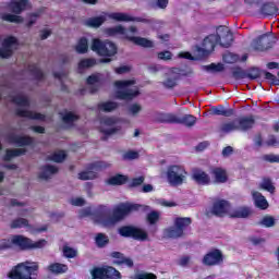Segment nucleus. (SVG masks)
Here are the masks:
<instances>
[{
    "mask_svg": "<svg viewBox=\"0 0 279 279\" xmlns=\"http://www.w3.org/2000/svg\"><path fill=\"white\" fill-rule=\"evenodd\" d=\"M60 117L64 123H73L78 119L77 114L73 111H63L60 113Z\"/></svg>",
    "mask_w": 279,
    "mask_h": 279,
    "instance_id": "nucleus-40",
    "label": "nucleus"
},
{
    "mask_svg": "<svg viewBox=\"0 0 279 279\" xmlns=\"http://www.w3.org/2000/svg\"><path fill=\"white\" fill-rule=\"evenodd\" d=\"M25 149L24 148H15L12 150H7L5 156L3 157V160H12L13 158H16L19 156H23V154H25Z\"/></svg>",
    "mask_w": 279,
    "mask_h": 279,
    "instance_id": "nucleus-42",
    "label": "nucleus"
},
{
    "mask_svg": "<svg viewBox=\"0 0 279 279\" xmlns=\"http://www.w3.org/2000/svg\"><path fill=\"white\" fill-rule=\"evenodd\" d=\"M28 71L31 73V75H34L35 80H44L45 74H43V71H40V68H38L37 65H31L28 68Z\"/></svg>",
    "mask_w": 279,
    "mask_h": 279,
    "instance_id": "nucleus-50",
    "label": "nucleus"
},
{
    "mask_svg": "<svg viewBox=\"0 0 279 279\" xmlns=\"http://www.w3.org/2000/svg\"><path fill=\"white\" fill-rule=\"evenodd\" d=\"M119 118L114 117L102 118L100 121V132L106 134V136H110V134L119 132V129L114 126L117 123H119Z\"/></svg>",
    "mask_w": 279,
    "mask_h": 279,
    "instance_id": "nucleus-13",
    "label": "nucleus"
},
{
    "mask_svg": "<svg viewBox=\"0 0 279 279\" xmlns=\"http://www.w3.org/2000/svg\"><path fill=\"white\" fill-rule=\"evenodd\" d=\"M141 112H143V106H141V104H131L128 107V114L130 117H138V114H141Z\"/></svg>",
    "mask_w": 279,
    "mask_h": 279,
    "instance_id": "nucleus-43",
    "label": "nucleus"
},
{
    "mask_svg": "<svg viewBox=\"0 0 279 279\" xmlns=\"http://www.w3.org/2000/svg\"><path fill=\"white\" fill-rule=\"evenodd\" d=\"M108 167H110V163L106 161H98L92 165L87 170L80 172L78 180H95L100 169H108Z\"/></svg>",
    "mask_w": 279,
    "mask_h": 279,
    "instance_id": "nucleus-12",
    "label": "nucleus"
},
{
    "mask_svg": "<svg viewBox=\"0 0 279 279\" xmlns=\"http://www.w3.org/2000/svg\"><path fill=\"white\" fill-rule=\"evenodd\" d=\"M120 236L135 239V241H149V233L145 229L125 226L119 229Z\"/></svg>",
    "mask_w": 279,
    "mask_h": 279,
    "instance_id": "nucleus-10",
    "label": "nucleus"
},
{
    "mask_svg": "<svg viewBox=\"0 0 279 279\" xmlns=\"http://www.w3.org/2000/svg\"><path fill=\"white\" fill-rule=\"evenodd\" d=\"M40 266L37 262H23L17 264L10 272V279H38L37 272Z\"/></svg>",
    "mask_w": 279,
    "mask_h": 279,
    "instance_id": "nucleus-3",
    "label": "nucleus"
},
{
    "mask_svg": "<svg viewBox=\"0 0 279 279\" xmlns=\"http://www.w3.org/2000/svg\"><path fill=\"white\" fill-rule=\"evenodd\" d=\"M62 253L65 258H75V256H77V250L69 245L63 246Z\"/></svg>",
    "mask_w": 279,
    "mask_h": 279,
    "instance_id": "nucleus-51",
    "label": "nucleus"
},
{
    "mask_svg": "<svg viewBox=\"0 0 279 279\" xmlns=\"http://www.w3.org/2000/svg\"><path fill=\"white\" fill-rule=\"evenodd\" d=\"M131 43H134V45H138V47H145L147 49H151L154 47V41L143 38V37H134L131 35L130 39Z\"/></svg>",
    "mask_w": 279,
    "mask_h": 279,
    "instance_id": "nucleus-32",
    "label": "nucleus"
},
{
    "mask_svg": "<svg viewBox=\"0 0 279 279\" xmlns=\"http://www.w3.org/2000/svg\"><path fill=\"white\" fill-rule=\"evenodd\" d=\"M204 71H207V73H223L226 66L222 63H210L204 66Z\"/></svg>",
    "mask_w": 279,
    "mask_h": 279,
    "instance_id": "nucleus-38",
    "label": "nucleus"
},
{
    "mask_svg": "<svg viewBox=\"0 0 279 279\" xmlns=\"http://www.w3.org/2000/svg\"><path fill=\"white\" fill-rule=\"evenodd\" d=\"M136 32H138L136 26H131L129 27V29H126L125 27H123V25H117V26L107 28L105 31V34H107V36H120V38L130 40V38H132V34H136Z\"/></svg>",
    "mask_w": 279,
    "mask_h": 279,
    "instance_id": "nucleus-11",
    "label": "nucleus"
},
{
    "mask_svg": "<svg viewBox=\"0 0 279 279\" xmlns=\"http://www.w3.org/2000/svg\"><path fill=\"white\" fill-rule=\"evenodd\" d=\"M145 182V177H138L135 178L131 181L130 185L131 186H141V184H143Z\"/></svg>",
    "mask_w": 279,
    "mask_h": 279,
    "instance_id": "nucleus-63",
    "label": "nucleus"
},
{
    "mask_svg": "<svg viewBox=\"0 0 279 279\" xmlns=\"http://www.w3.org/2000/svg\"><path fill=\"white\" fill-rule=\"evenodd\" d=\"M98 108L102 112H112V110H117L119 108V105L114 101H107V102H101L98 106Z\"/></svg>",
    "mask_w": 279,
    "mask_h": 279,
    "instance_id": "nucleus-44",
    "label": "nucleus"
},
{
    "mask_svg": "<svg viewBox=\"0 0 279 279\" xmlns=\"http://www.w3.org/2000/svg\"><path fill=\"white\" fill-rule=\"evenodd\" d=\"M182 125H185L186 128H193L195 123H197V118H195L193 114H185L182 118L177 116V122Z\"/></svg>",
    "mask_w": 279,
    "mask_h": 279,
    "instance_id": "nucleus-31",
    "label": "nucleus"
},
{
    "mask_svg": "<svg viewBox=\"0 0 279 279\" xmlns=\"http://www.w3.org/2000/svg\"><path fill=\"white\" fill-rule=\"evenodd\" d=\"M223 60L227 62V64H234V62L239 61V56L228 52L223 54Z\"/></svg>",
    "mask_w": 279,
    "mask_h": 279,
    "instance_id": "nucleus-56",
    "label": "nucleus"
},
{
    "mask_svg": "<svg viewBox=\"0 0 279 279\" xmlns=\"http://www.w3.org/2000/svg\"><path fill=\"white\" fill-rule=\"evenodd\" d=\"M191 226V218H175L174 225L163 230L165 239H180L184 231Z\"/></svg>",
    "mask_w": 279,
    "mask_h": 279,
    "instance_id": "nucleus-7",
    "label": "nucleus"
},
{
    "mask_svg": "<svg viewBox=\"0 0 279 279\" xmlns=\"http://www.w3.org/2000/svg\"><path fill=\"white\" fill-rule=\"evenodd\" d=\"M178 80H180V75L169 72L162 81V86H165V88H173L178 86Z\"/></svg>",
    "mask_w": 279,
    "mask_h": 279,
    "instance_id": "nucleus-27",
    "label": "nucleus"
},
{
    "mask_svg": "<svg viewBox=\"0 0 279 279\" xmlns=\"http://www.w3.org/2000/svg\"><path fill=\"white\" fill-rule=\"evenodd\" d=\"M114 265H126V267H133L134 262L128 257H123L122 259H118L113 262Z\"/></svg>",
    "mask_w": 279,
    "mask_h": 279,
    "instance_id": "nucleus-59",
    "label": "nucleus"
},
{
    "mask_svg": "<svg viewBox=\"0 0 279 279\" xmlns=\"http://www.w3.org/2000/svg\"><path fill=\"white\" fill-rule=\"evenodd\" d=\"M131 69L130 65H121L120 68H116L114 71L118 75H123V73H130Z\"/></svg>",
    "mask_w": 279,
    "mask_h": 279,
    "instance_id": "nucleus-61",
    "label": "nucleus"
},
{
    "mask_svg": "<svg viewBox=\"0 0 279 279\" xmlns=\"http://www.w3.org/2000/svg\"><path fill=\"white\" fill-rule=\"evenodd\" d=\"M186 169L180 165H172L167 168L166 178L172 186H180L186 182Z\"/></svg>",
    "mask_w": 279,
    "mask_h": 279,
    "instance_id": "nucleus-8",
    "label": "nucleus"
},
{
    "mask_svg": "<svg viewBox=\"0 0 279 279\" xmlns=\"http://www.w3.org/2000/svg\"><path fill=\"white\" fill-rule=\"evenodd\" d=\"M75 51L77 53H86V51H88V40L81 38L75 46Z\"/></svg>",
    "mask_w": 279,
    "mask_h": 279,
    "instance_id": "nucleus-49",
    "label": "nucleus"
},
{
    "mask_svg": "<svg viewBox=\"0 0 279 279\" xmlns=\"http://www.w3.org/2000/svg\"><path fill=\"white\" fill-rule=\"evenodd\" d=\"M13 104H16V106H20L21 108H27L29 106V100L27 99V96L23 94H19L17 96L12 98Z\"/></svg>",
    "mask_w": 279,
    "mask_h": 279,
    "instance_id": "nucleus-41",
    "label": "nucleus"
},
{
    "mask_svg": "<svg viewBox=\"0 0 279 279\" xmlns=\"http://www.w3.org/2000/svg\"><path fill=\"white\" fill-rule=\"evenodd\" d=\"M90 276H92L93 279H106V267L93 268L90 270Z\"/></svg>",
    "mask_w": 279,
    "mask_h": 279,
    "instance_id": "nucleus-47",
    "label": "nucleus"
},
{
    "mask_svg": "<svg viewBox=\"0 0 279 279\" xmlns=\"http://www.w3.org/2000/svg\"><path fill=\"white\" fill-rule=\"evenodd\" d=\"M203 263L208 267L221 265V263H223V254H221V251L219 250H214L204 256Z\"/></svg>",
    "mask_w": 279,
    "mask_h": 279,
    "instance_id": "nucleus-16",
    "label": "nucleus"
},
{
    "mask_svg": "<svg viewBox=\"0 0 279 279\" xmlns=\"http://www.w3.org/2000/svg\"><path fill=\"white\" fill-rule=\"evenodd\" d=\"M217 45H219V37L217 35H209L203 40V51L210 53Z\"/></svg>",
    "mask_w": 279,
    "mask_h": 279,
    "instance_id": "nucleus-22",
    "label": "nucleus"
},
{
    "mask_svg": "<svg viewBox=\"0 0 279 279\" xmlns=\"http://www.w3.org/2000/svg\"><path fill=\"white\" fill-rule=\"evenodd\" d=\"M232 206L226 199H218L214 203L211 207V214L216 215V217H223V215L230 216V210Z\"/></svg>",
    "mask_w": 279,
    "mask_h": 279,
    "instance_id": "nucleus-15",
    "label": "nucleus"
},
{
    "mask_svg": "<svg viewBox=\"0 0 279 279\" xmlns=\"http://www.w3.org/2000/svg\"><path fill=\"white\" fill-rule=\"evenodd\" d=\"M259 189L271 194L276 193V186L274 185V182L270 181V179H263V181L259 183Z\"/></svg>",
    "mask_w": 279,
    "mask_h": 279,
    "instance_id": "nucleus-39",
    "label": "nucleus"
},
{
    "mask_svg": "<svg viewBox=\"0 0 279 279\" xmlns=\"http://www.w3.org/2000/svg\"><path fill=\"white\" fill-rule=\"evenodd\" d=\"M66 159V153L64 150H58L50 156V160L53 162H63Z\"/></svg>",
    "mask_w": 279,
    "mask_h": 279,
    "instance_id": "nucleus-52",
    "label": "nucleus"
},
{
    "mask_svg": "<svg viewBox=\"0 0 279 279\" xmlns=\"http://www.w3.org/2000/svg\"><path fill=\"white\" fill-rule=\"evenodd\" d=\"M16 45L17 41L14 37H7L0 48V58H10V56H12V51L16 49Z\"/></svg>",
    "mask_w": 279,
    "mask_h": 279,
    "instance_id": "nucleus-17",
    "label": "nucleus"
},
{
    "mask_svg": "<svg viewBox=\"0 0 279 279\" xmlns=\"http://www.w3.org/2000/svg\"><path fill=\"white\" fill-rule=\"evenodd\" d=\"M135 80L117 81L114 83V97L116 99H134L138 96V87L134 86Z\"/></svg>",
    "mask_w": 279,
    "mask_h": 279,
    "instance_id": "nucleus-5",
    "label": "nucleus"
},
{
    "mask_svg": "<svg viewBox=\"0 0 279 279\" xmlns=\"http://www.w3.org/2000/svg\"><path fill=\"white\" fill-rule=\"evenodd\" d=\"M216 36L218 37V45H220V47H230L232 40H234L232 32L226 26H219Z\"/></svg>",
    "mask_w": 279,
    "mask_h": 279,
    "instance_id": "nucleus-14",
    "label": "nucleus"
},
{
    "mask_svg": "<svg viewBox=\"0 0 279 279\" xmlns=\"http://www.w3.org/2000/svg\"><path fill=\"white\" fill-rule=\"evenodd\" d=\"M105 279H121V272L112 266H106Z\"/></svg>",
    "mask_w": 279,
    "mask_h": 279,
    "instance_id": "nucleus-37",
    "label": "nucleus"
},
{
    "mask_svg": "<svg viewBox=\"0 0 279 279\" xmlns=\"http://www.w3.org/2000/svg\"><path fill=\"white\" fill-rule=\"evenodd\" d=\"M141 208V205L124 203L114 207L112 211V216L110 217H100L99 223L104 226V228H114L119 221H123L128 215H132V213H136Z\"/></svg>",
    "mask_w": 279,
    "mask_h": 279,
    "instance_id": "nucleus-1",
    "label": "nucleus"
},
{
    "mask_svg": "<svg viewBox=\"0 0 279 279\" xmlns=\"http://www.w3.org/2000/svg\"><path fill=\"white\" fill-rule=\"evenodd\" d=\"M70 204H72V206H84L86 201L83 197H74L71 198Z\"/></svg>",
    "mask_w": 279,
    "mask_h": 279,
    "instance_id": "nucleus-60",
    "label": "nucleus"
},
{
    "mask_svg": "<svg viewBox=\"0 0 279 279\" xmlns=\"http://www.w3.org/2000/svg\"><path fill=\"white\" fill-rule=\"evenodd\" d=\"M10 228L12 230L27 228V230H32V225H29V220L26 218H15L10 222Z\"/></svg>",
    "mask_w": 279,
    "mask_h": 279,
    "instance_id": "nucleus-28",
    "label": "nucleus"
},
{
    "mask_svg": "<svg viewBox=\"0 0 279 279\" xmlns=\"http://www.w3.org/2000/svg\"><path fill=\"white\" fill-rule=\"evenodd\" d=\"M110 19L111 21H117L118 23H130L133 21H136L137 23L146 22V20H143L141 17H134L128 13L123 12H109V13H102L99 16L92 17L85 21V25L87 27H101L106 21Z\"/></svg>",
    "mask_w": 279,
    "mask_h": 279,
    "instance_id": "nucleus-2",
    "label": "nucleus"
},
{
    "mask_svg": "<svg viewBox=\"0 0 279 279\" xmlns=\"http://www.w3.org/2000/svg\"><path fill=\"white\" fill-rule=\"evenodd\" d=\"M17 117H22L24 119H33L35 121H45V114L34 112L27 109L19 108L16 110Z\"/></svg>",
    "mask_w": 279,
    "mask_h": 279,
    "instance_id": "nucleus-23",
    "label": "nucleus"
},
{
    "mask_svg": "<svg viewBox=\"0 0 279 279\" xmlns=\"http://www.w3.org/2000/svg\"><path fill=\"white\" fill-rule=\"evenodd\" d=\"M135 279H158V277L153 272H138L134 277Z\"/></svg>",
    "mask_w": 279,
    "mask_h": 279,
    "instance_id": "nucleus-58",
    "label": "nucleus"
},
{
    "mask_svg": "<svg viewBox=\"0 0 279 279\" xmlns=\"http://www.w3.org/2000/svg\"><path fill=\"white\" fill-rule=\"evenodd\" d=\"M155 8H159L160 10H165L167 5H169V0H155Z\"/></svg>",
    "mask_w": 279,
    "mask_h": 279,
    "instance_id": "nucleus-62",
    "label": "nucleus"
},
{
    "mask_svg": "<svg viewBox=\"0 0 279 279\" xmlns=\"http://www.w3.org/2000/svg\"><path fill=\"white\" fill-rule=\"evenodd\" d=\"M12 242L13 245L20 247V250H43V247L47 246V240L41 239L33 241L29 238H25V235H13Z\"/></svg>",
    "mask_w": 279,
    "mask_h": 279,
    "instance_id": "nucleus-9",
    "label": "nucleus"
},
{
    "mask_svg": "<svg viewBox=\"0 0 279 279\" xmlns=\"http://www.w3.org/2000/svg\"><path fill=\"white\" fill-rule=\"evenodd\" d=\"M90 49L104 58H112L113 56H117L118 51L117 45L114 43L100 39H93Z\"/></svg>",
    "mask_w": 279,
    "mask_h": 279,
    "instance_id": "nucleus-6",
    "label": "nucleus"
},
{
    "mask_svg": "<svg viewBox=\"0 0 279 279\" xmlns=\"http://www.w3.org/2000/svg\"><path fill=\"white\" fill-rule=\"evenodd\" d=\"M278 12V8H276V4L274 3H266L262 7V14H265L266 16H274Z\"/></svg>",
    "mask_w": 279,
    "mask_h": 279,
    "instance_id": "nucleus-45",
    "label": "nucleus"
},
{
    "mask_svg": "<svg viewBox=\"0 0 279 279\" xmlns=\"http://www.w3.org/2000/svg\"><path fill=\"white\" fill-rule=\"evenodd\" d=\"M192 179L196 184H202L203 186H206L213 182L210 180V175L204 172V170H194L192 173Z\"/></svg>",
    "mask_w": 279,
    "mask_h": 279,
    "instance_id": "nucleus-21",
    "label": "nucleus"
},
{
    "mask_svg": "<svg viewBox=\"0 0 279 279\" xmlns=\"http://www.w3.org/2000/svg\"><path fill=\"white\" fill-rule=\"evenodd\" d=\"M211 114L217 117H232L234 114V110L226 109L223 106L211 108Z\"/></svg>",
    "mask_w": 279,
    "mask_h": 279,
    "instance_id": "nucleus-36",
    "label": "nucleus"
},
{
    "mask_svg": "<svg viewBox=\"0 0 279 279\" xmlns=\"http://www.w3.org/2000/svg\"><path fill=\"white\" fill-rule=\"evenodd\" d=\"M56 173H58V167L47 165L41 168L39 178H41L43 180H49V178H51V175H56Z\"/></svg>",
    "mask_w": 279,
    "mask_h": 279,
    "instance_id": "nucleus-30",
    "label": "nucleus"
},
{
    "mask_svg": "<svg viewBox=\"0 0 279 279\" xmlns=\"http://www.w3.org/2000/svg\"><path fill=\"white\" fill-rule=\"evenodd\" d=\"M252 215V211L247 207H238L235 209H230L229 217L232 219H245Z\"/></svg>",
    "mask_w": 279,
    "mask_h": 279,
    "instance_id": "nucleus-25",
    "label": "nucleus"
},
{
    "mask_svg": "<svg viewBox=\"0 0 279 279\" xmlns=\"http://www.w3.org/2000/svg\"><path fill=\"white\" fill-rule=\"evenodd\" d=\"M123 158H124V160H136V158H138V153L129 151V153L124 154Z\"/></svg>",
    "mask_w": 279,
    "mask_h": 279,
    "instance_id": "nucleus-64",
    "label": "nucleus"
},
{
    "mask_svg": "<svg viewBox=\"0 0 279 279\" xmlns=\"http://www.w3.org/2000/svg\"><path fill=\"white\" fill-rule=\"evenodd\" d=\"M10 247H14L12 236L10 239H4L0 241V250H10Z\"/></svg>",
    "mask_w": 279,
    "mask_h": 279,
    "instance_id": "nucleus-57",
    "label": "nucleus"
},
{
    "mask_svg": "<svg viewBox=\"0 0 279 279\" xmlns=\"http://www.w3.org/2000/svg\"><path fill=\"white\" fill-rule=\"evenodd\" d=\"M99 82H101V75L100 74H93L88 76L87 78V86L90 88V93H96Z\"/></svg>",
    "mask_w": 279,
    "mask_h": 279,
    "instance_id": "nucleus-35",
    "label": "nucleus"
},
{
    "mask_svg": "<svg viewBox=\"0 0 279 279\" xmlns=\"http://www.w3.org/2000/svg\"><path fill=\"white\" fill-rule=\"evenodd\" d=\"M260 225L264 226L265 228H274V226H276V219L271 216H265L260 220Z\"/></svg>",
    "mask_w": 279,
    "mask_h": 279,
    "instance_id": "nucleus-54",
    "label": "nucleus"
},
{
    "mask_svg": "<svg viewBox=\"0 0 279 279\" xmlns=\"http://www.w3.org/2000/svg\"><path fill=\"white\" fill-rule=\"evenodd\" d=\"M9 143L12 145H17L19 147H25L26 145H32L34 140L29 136L16 135V133L9 134Z\"/></svg>",
    "mask_w": 279,
    "mask_h": 279,
    "instance_id": "nucleus-19",
    "label": "nucleus"
},
{
    "mask_svg": "<svg viewBox=\"0 0 279 279\" xmlns=\"http://www.w3.org/2000/svg\"><path fill=\"white\" fill-rule=\"evenodd\" d=\"M128 182V177L123 174L113 175L108 180V184H112L113 186L125 184Z\"/></svg>",
    "mask_w": 279,
    "mask_h": 279,
    "instance_id": "nucleus-46",
    "label": "nucleus"
},
{
    "mask_svg": "<svg viewBox=\"0 0 279 279\" xmlns=\"http://www.w3.org/2000/svg\"><path fill=\"white\" fill-rule=\"evenodd\" d=\"M251 195L256 208L260 210H267L269 208V202H267V198H265L260 192L253 190Z\"/></svg>",
    "mask_w": 279,
    "mask_h": 279,
    "instance_id": "nucleus-20",
    "label": "nucleus"
},
{
    "mask_svg": "<svg viewBox=\"0 0 279 279\" xmlns=\"http://www.w3.org/2000/svg\"><path fill=\"white\" fill-rule=\"evenodd\" d=\"M48 271L56 275L66 274L69 271V266L60 263L50 264L48 266Z\"/></svg>",
    "mask_w": 279,
    "mask_h": 279,
    "instance_id": "nucleus-33",
    "label": "nucleus"
},
{
    "mask_svg": "<svg viewBox=\"0 0 279 279\" xmlns=\"http://www.w3.org/2000/svg\"><path fill=\"white\" fill-rule=\"evenodd\" d=\"M7 8L13 12V14L3 13L1 15L2 21H7L8 23H23V17L17 14H22V12H25V10L32 8V4H29V1L27 0H11L7 4Z\"/></svg>",
    "mask_w": 279,
    "mask_h": 279,
    "instance_id": "nucleus-4",
    "label": "nucleus"
},
{
    "mask_svg": "<svg viewBox=\"0 0 279 279\" xmlns=\"http://www.w3.org/2000/svg\"><path fill=\"white\" fill-rule=\"evenodd\" d=\"M238 123V130H241V132H246V130H252L254 128V118H241L240 120H236Z\"/></svg>",
    "mask_w": 279,
    "mask_h": 279,
    "instance_id": "nucleus-29",
    "label": "nucleus"
},
{
    "mask_svg": "<svg viewBox=\"0 0 279 279\" xmlns=\"http://www.w3.org/2000/svg\"><path fill=\"white\" fill-rule=\"evenodd\" d=\"M239 130V122L231 121V122H225L220 125V132L222 134H230V132H236Z\"/></svg>",
    "mask_w": 279,
    "mask_h": 279,
    "instance_id": "nucleus-34",
    "label": "nucleus"
},
{
    "mask_svg": "<svg viewBox=\"0 0 279 279\" xmlns=\"http://www.w3.org/2000/svg\"><path fill=\"white\" fill-rule=\"evenodd\" d=\"M108 243V236L104 233H98L96 235V244L98 247H104V245H107Z\"/></svg>",
    "mask_w": 279,
    "mask_h": 279,
    "instance_id": "nucleus-55",
    "label": "nucleus"
},
{
    "mask_svg": "<svg viewBox=\"0 0 279 279\" xmlns=\"http://www.w3.org/2000/svg\"><path fill=\"white\" fill-rule=\"evenodd\" d=\"M269 43H271V37L263 35L258 39L253 41V47L257 51H265L266 49H269V47H271Z\"/></svg>",
    "mask_w": 279,
    "mask_h": 279,
    "instance_id": "nucleus-24",
    "label": "nucleus"
},
{
    "mask_svg": "<svg viewBox=\"0 0 279 279\" xmlns=\"http://www.w3.org/2000/svg\"><path fill=\"white\" fill-rule=\"evenodd\" d=\"M178 116L173 113L157 112L155 113V121L158 123H175Z\"/></svg>",
    "mask_w": 279,
    "mask_h": 279,
    "instance_id": "nucleus-26",
    "label": "nucleus"
},
{
    "mask_svg": "<svg viewBox=\"0 0 279 279\" xmlns=\"http://www.w3.org/2000/svg\"><path fill=\"white\" fill-rule=\"evenodd\" d=\"M146 219L150 226H154L155 223H158V220L160 219V213L158 211H150L147 216Z\"/></svg>",
    "mask_w": 279,
    "mask_h": 279,
    "instance_id": "nucleus-53",
    "label": "nucleus"
},
{
    "mask_svg": "<svg viewBox=\"0 0 279 279\" xmlns=\"http://www.w3.org/2000/svg\"><path fill=\"white\" fill-rule=\"evenodd\" d=\"M97 61L95 59H83L78 62V71H84V69H90L95 66Z\"/></svg>",
    "mask_w": 279,
    "mask_h": 279,
    "instance_id": "nucleus-48",
    "label": "nucleus"
},
{
    "mask_svg": "<svg viewBox=\"0 0 279 279\" xmlns=\"http://www.w3.org/2000/svg\"><path fill=\"white\" fill-rule=\"evenodd\" d=\"M214 184H226L228 182V170L223 168H214L210 171Z\"/></svg>",
    "mask_w": 279,
    "mask_h": 279,
    "instance_id": "nucleus-18",
    "label": "nucleus"
}]
</instances>
